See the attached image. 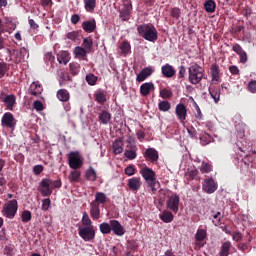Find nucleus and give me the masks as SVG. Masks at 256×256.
Segmentation results:
<instances>
[{"label":"nucleus","mask_w":256,"mask_h":256,"mask_svg":"<svg viewBox=\"0 0 256 256\" xmlns=\"http://www.w3.org/2000/svg\"><path fill=\"white\" fill-rule=\"evenodd\" d=\"M62 185L61 179L53 181L51 178H43L39 183L38 191L42 197H49L53 195V189H61Z\"/></svg>","instance_id":"obj_1"},{"label":"nucleus","mask_w":256,"mask_h":256,"mask_svg":"<svg viewBox=\"0 0 256 256\" xmlns=\"http://www.w3.org/2000/svg\"><path fill=\"white\" fill-rule=\"evenodd\" d=\"M137 32L140 37H143L146 41L155 43L158 39L157 28L153 24H142L137 27Z\"/></svg>","instance_id":"obj_2"},{"label":"nucleus","mask_w":256,"mask_h":256,"mask_svg":"<svg viewBox=\"0 0 256 256\" xmlns=\"http://www.w3.org/2000/svg\"><path fill=\"white\" fill-rule=\"evenodd\" d=\"M188 75L191 85H199V83L203 81V77H205V69H203V67H201L199 64L195 63L189 67Z\"/></svg>","instance_id":"obj_3"},{"label":"nucleus","mask_w":256,"mask_h":256,"mask_svg":"<svg viewBox=\"0 0 256 256\" xmlns=\"http://www.w3.org/2000/svg\"><path fill=\"white\" fill-rule=\"evenodd\" d=\"M18 209L19 204L16 199H13L4 204L1 213L6 219H15Z\"/></svg>","instance_id":"obj_4"},{"label":"nucleus","mask_w":256,"mask_h":256,"mask_svg":"<svg viewBox=\"0 0 256 256\" xmlns=\"http://www.w3.org/2000/svg\"><path fill=\"white\" fill-rule=\"evenodd\" d=\"M68 165L70 169H81L83 167V156L78 152H70L68 155Z\"/></svg>","instance_id":"obj_5"},{"label":"nucleus","mask_w":256,"mask_h":256,"mask_svg":"<svg viewBox=\"0 0 256 256\" xmlns=\"http://www.w3.org/2000/svg\"><path fill=\"white\" fill-rule=\"evenodd\" d=\"M78 235L83 241L90 242L95 239V226H80L78 228Z\"/></svg>","instance_id":"obj_6"},{"label":"nucleus","mask_w":256,"mask_h":256,"mask_svg":"<svg viewBox=\"0 0 256 256\" xmlns=\"http://www.w3.org/2000/svg\"><path fill=\"white\" fill-rule=\"evenodd\" d=\"M179 203H181V198L177 193H172L171 195L167 196L166 207L168 211L175 214L179 213Z\"/></svg>","instance_id":"obj_7"},{"label":"nucleus","mask_w":256,"mask_h":256,"mask_svg":"<svg viewBox=\"0 0 256 256\" xmlns=\"http://www.w3.org/2000/svg\"><path fill=\"white\" fill-rule=\"evenodd\" d=\"M131 11H133L131 0H123V8L120 10V19L122 21H129Z\"/></svg>","instance_id":"obj_8"},{"label":"nucleus","mask_w":256,"mask_h":256,"mask_svg":"<svg viewBox=\"0 0 256 256\" xmlns=\"http://www.w3.org/2000/svg\"><path fill=\"white\" fill-rule=\"evenodd\" d=\"M0 99L4 102V105L9 111H13V107L17 105V97L15 96V94L5 95V93L2 92Z\"/></svg>","instance_id":"obj_9"},{"label":"nucleus","mask_w":256,"mask_h":256,"mask_svg":"<svg viewBox=\"0 0 256 256\" xmlns=\"http://www.w3.org/2000/svg\"><path fill=\"white\" fill-rule=\"evenodd\" d=\"M140 175L143 177L146 183H154V181H157L155 171L147 166L141 168Z\"/></svg>","instance_id":"obj_10"},{"label":"nucleus","mask_w":256,"mask_h":256,"mask_svg":"<svg viewBox=\"0 0 256 256\" xmlns=\"http://www.w3.org/2000/svg\"><path fill=\"white\" fill-rule=\"evenodd\" d=\"M217 183L213 178H206L204 180V184L202 186L203 191H205L206 193H215L217 191Z\"/></svg>","instance_id":"obj_11"},{"label":"nucleus","mask_w":256,"mask_h":256,"mask_svg":"<svg viewBox=\"0 0 256 256\" xmlns=\"http://www.w3.org/2000/svg\"><path fill=\"white\" fill-rule=\"evenodd\" d=\"M2 127H7L8 129L15 128V117L11 112L4 113L2 120H1Z\"/></svg>","instance_id":"obj_12"},{"label":"nucleus","mask_w":256,"mask_h":256,"mask_svg":"<svg viewBox=\"0 0 256 256\" xmlns=\"http://www.w3.org/2000/svg\"><path fill=\"white\" fill-rule=\"evenodd\" d=\"M175 113L180 122L185 123V119H187V106H185L183 103L177 104Z\"/></svg>","instance_id":"obj_13"},{"label":"nucleus","mask_w":256,"mask_h":256,"mask_svg":"<svg viewBox=\"0 0 256 256\" xmlns=\"http://www.w3.org/2000/svg\"><path fill=\"white\" fill-rule=\"evenodd\" d=\"M111 223V231H113L114 235L117 237H123L125 235V228L121 223L117 220H110Z\"/></svg>","instance_id":"obj_14"},{"label":"nucleus","mask_w":256,"mask_h":256,"mask_svg":"<svg viewBox=\"0 0 256 256\" xmlns=\"http://www.w3.org/2000/svg\"><path fill=\"white\" fill-rule=\"evenodd\" d=\"M144 158L146 161H150L151 163H155L159 161V152L155 150V148H148L144 152Z\"/></svg>","instance_id":"obj_15"},{"label":"nucleus","mask_w":256,"mask_h":256,"mask_svg":"<svg viewBox=\"0 0 256 256\" xmlns=\"http://www.w3.org/2000/svg\"><path fill=\"white\" fill-rule=\"evenodd\" d=\"M141 185H142V182H141V178L139 177H133L128 180V187L130 191H133L135 193H137V191L141 189Z\"/></svg>","instance_id":"obj_16"},{"label":"nucleus","mask_w":256,"mask_h":256,"mask_svg":"<svg viewBox=\"0 0 256 256\" xmlns=\"http://www.w3.org/2000/svg\"><path fill=\"white\" fill-rule=\"evenodd\" d=\"M82 29L85 33H94L97 29V22L95 19L84 21L82 22Z\"/></svg>","instance_id":"obj_17"},{"label":"nucleus","mask_w":256,"mask_h":256,"mask_svg":"<svg viewBox=\"0 0 256 256\" xmlns=\"http://www.w3.org/2000/svg\"><path fill=\"white\" fill-rule=\"evenodd\" d=\"M210 73L212 77V82L219 83V79H221V70L219 69V64L213 63L210 67Z\"/></svg>","instance_id":"obj_18"},{"label":"nucleus","mask_w":256,"mask_h":256,"mask_svg":"<svg viewBox=\"0 0 256 256\" xmlns=\"http://www.w3.org/2000/svg\"><path fill=\"white\" fill-rule=\"evenodd\" d=\"M163 77L171 79L176 73L175 68L171 64H166L161 67Z\"/></svg>","instance_id":"obj_19"},{"label":"nucleus","mask_w":256,"mask_h":256,"mask_svg":"<svg viewBox=\"0 0 256 256\" xmlns=\"http://www.w3.org/2000/svg\"><path fill=\"white\" fill-rule=\"evenodd\" d=\"M152 73H153V69L146 67L137 75L136 81L138 83H143V81H145L147 77H151Z\"/></svg>","instance_id":"obj_20"},{"label":"nucleus","mask_w":256,"mask_h":256,"mask_svg":"<svg viewBox=\"0 0 256 256\" xmlns=\"http://www.w3.org/2000/svg\"><path fill=\"white\" fill-rule=\"evenodd\" d=\"M153 89H155L153 82H146L140 86V93L142 97H147V95H149Z\"/></svg>","instance_id":"obj_21"},{"label":"nucleus","mask_w":256,"mask_h":256,"mask_svg":"<svg viewBox=\"0 0 256 256\" xmlns=\"http://www.w3.org/2000/svg\"><path fill=\"white\" fill-rule=\"evenodd\" d=\"M90 207V215L92 219H99L101 217V209H99V204H97V202H91Z\"/></svg>","instance_id":"obj_22"},{"label":"nucleus","mask_w":256,"mask_h":256,"mask_svg":"<svg viewBox=\"0 0 256 256\" xmlns=\"http://www.w3.org/2000/svg\"><path fill=\"white\" fill-rule=\"evenodd\" d=\"M209 94L215 103H219V101L221 99V88L211 86V87H209Z\"/></svg>","instance_id":"obj_23"},{"label":"nucleus","mask_w":256,"mask_h":256,"mask_svg":"<svg viewBox=\"0 0 256 256\" xmlns=\"http://www.w3.org/2000/svg\"><path fill=\"white\" fill-rule=\"evenodd\" d=\"M56 97L62 103H67V101L71 99V95L69 94V91H67V89L58 90L56 93Z\"/></svg>","instance_id":"obj_24"},{"label":"nucleus","mask_w":256,"mask_h":256,"mask_svg":"<svg viewBox=\"0 0 256 256\" xmlns=\"http://www.w3.org/2000/svg\"><path fill=\"white\" fill-rule=\"evenodd\" d=\"M42 91L43 88H41V84H39V82H33L30 85L29 93L30 95H33V97H39Z\"/></svg>","instance_id":"obj_25"},{"label":"nucleus","mask_w":256,"mask_h":256,"mask_svg":"<svg viewBox=\"0 0 256 256\" xmlns=\"http://www.w3.org/2000/svg\"><path fill=\"white\" fill-rule=\"evenodd\" d=\"M161 221L163 223H173V219H175V216H173V212L169 210H164L160 215H159Z\"/></svg>","instance_id":"obj_26"},{"label":"nucleus","mask_w":256,"mask_h":256,"mask_svg":"<svg viewBox=\"0 0 256 256\" xmlns=\"http://www.w3.org/2000/svg\"><path fill=\"white\" fill-rule=\"evenodd\" d=\"M71 57L67 51H62L57 54V61L60 65H67Z\"/></svg>","instance_id":"obj_27"},{"label":"nucleus","mask_w":256,"mask_h":256,"mask_svg":"<svg viewBox=\"0 0 256 256\" xmlns=\"http://www.w3.org/2000/svg\"><path fill=\"white\" fill-rule=\"evenodd\" d=\"M112 149L115 155H121L123 153V140L116 139L112 144Z\"/></svg>","instance_id":"obj_28"},{"label":"nucleus","mask_w":256,"mask_h":256,"mask_svg":"<svg viewBox=\"0 0 256 256\" xmlns=\"http://www.w3.org/2000/svg\"><path fill=\"white\" fill-rule=\"evenodd\" d=\"M84 9L87 13H93L97 7V0H83Z\"/></svg>","instance_id":"obj_29"},{"label":"nucleus","mask_w":256,"mask_h":256,"mask_svg":"<svg viewBox=\"0 0 256 256\" xmlns=\"http://www.w3.org/2000/svg\"><path fill=\"white\" fill-rule=\"evenodd\" d=\"M92 203H96L98 206L104 205V203H107V195L103 192H97L95 194V200Z\"/></svg>","instance_id":"obj_30"},{"label":"nucleus","mask_w":256,"mask_h":256,"mask_svg":"<svg viewBox=\"0 0 256 256\" xmlns=\"http://www.w3.org/2000/svg\"><path fill=\"white\" fill-rule=\"evenodd\" d=\"M98 119L102 123V125H107V123L111 121V113H109L107 110H103L99 114Z\"/></svg>","instance_id":"obj_31"},{"label":"nucleus","mask_w":256,"mask_h":256,"mask_svg":"<svg viewBox=\"0 0 256 256\" xmlns=\"http://www.w3.org/2000/svg\"><path fill=\"white\" fill-rule=\"evenodd\" d=\"M94 99L100 105H105L107 103V95L103 91H98L94 94Z\"/></svg>","instance_id":"obj_32"},{"label":"nucleus","mask_w":256,"mask_h":256,"mask_svg":"<svg viewBox=\"0 0 256 256\" xmlns=\"http://www.w3.org/2000/svg\"><path fill=\"white\" fill-rule=\"evenodd\" d=\"M137 149L136 147H129L127 146V149L124 152V155L127 159H130L131 161H133V159H136L137 157Z\"/></svg>","instance_id":"obj_33"},{"label":"nucleus","mask_w":256,"mask_h":256,"mask_svg":"<svg viewBox=\"0 0 256 256\" xmlns=\"http://www.w3.org/2000/svg\"><path fill=\"white\" fill-rule=\"evenodd\" d=\"M119 49L122 55H129V53H131V44L129 43V41L125 40L120 43Z\"/></svg>","instance_id":"obj_34"},{"label":"nucleus","mask_w":256,"mask_h":256,"mask_svg":"<svg viewBox=\"0 0 256 256\" xmlns=\"http://www.w3.org/2000/svg\"><path fill=\"white\" fill-rule=\"evenodd\" d=\"M229 251H231V243L226 241L221 245L219 256H229Z\"/></svg>","instance_id":"obj_35"},{"label":"nucleus","mask_w":256,"mask_h":256,"mask_svg":"<svg viewBox=\"0 0 256 256\" xmlns=\"http://www.w3.org/2000/svg\"><path fill=\"white\" fill-rule=\"evenodd\" d=\"M85 177L87 181H97V172H95V169L92 166L86 170Z\"/></svg>","instance_id":"obj_36"},{"label":"nucleus","mask_w":256,"mask_h":256,"mask_svg":"<svg viewBox=\"0 0 256 256\" xmlns=\"http://www.w3.org/2000/svg\"><path fill=\"white\" fill-rule=\"evenodd\" d=\"M216 4L213 0H207L204 3V9L206 13H215Z\"/></svg>","instance_id":"obj_37"},{"label":"nucleus","mask_w":256,"mask_h":256,"mask_svg":"<svg viewBox=\"0 0 256 256\" xmlns=\"http://www.w3.org/2000/svg\"><path fill=\"white\" fill-rule=\"evenodd\" d=\"M99 229H100V232L102 233V235H109V233H111V222L110 223H107V222L101 223L99 225Z\"/></svg>","instance_id":"obj_38"},{"label":"nucleus","mask_w":256,"mask_h":256,"mask_svg":"<svg viewBox=\"0 0 256 256\" xmlns=\"http://www.w3.org/2000/svg\"><path fill=\"white\" fill-rule=\"evenodd\" d=\"M10 65L5 62H0V79H3L9 73Z\"/></svg>","instance_id":"obj_39"},{"label":"nucleus","mask_w":256,"mask_h":256,"mask_svg":"<svg viewBox=\"0 0 256 256\" xmlns=\"http://www.w3.org/2000/svg\"><path fill=\"white\" fill-rule=\"evenodd\" d=\"M82 45L87 50V53H91V49H93V38H83Z\"/></svg>","instance_id":"obj_40"},{"label":"nucleus","mask_w":256,"mask_h":256,"mask_svg":"<svg viewBox=\"0 0 256 256\" xmlns=\"http://www.w3.org/2000/svg\"><path fill=\"white\" fill-rule=\"evenodd\" d=\"M199 175V170L194 169V170H189L186 174L185 177L187 181H195Z\"/></svg>","instance_id":"obj_41"},{"label":"nucleus","mask_w":256,"mask_h":256,"mask_svg":"<svg viewBox=\"0 0 256 256\" xmlns=\"http://www.w3.org/2000/svg\"><path fill=\"white\" fill-rule=\"evenodd\" d=\"M211 141H213V137H211V135H209L207 133H203L200 135L201 145H203V146L209 145V143H211Z\"/></svg>","instance_id":"obj_42"},{"label":"nucleus","mask_w":256,"mask_h":256,"mask_svg":"<svg viewBox=\"0 0 256 256\" xmlns=\"http://www.w3.org/2000/svg\"><path fill=\"white\" fill-rule=\"evenodd\" d=\"M81 223L83 227H93V222L91 221V218H89V214H87V212L83 213Z\"/></svg>","instance_id":"obj_43"},{"label":"nucleus","mask_w":256,"mask_h":256,"mask_svg":"<svg viewBox=\"0 0 256 256\" xmlns=\"http://www.w3.org/2000/svg\"><path fill=\"white\" fill-rule=\"evenodd\" d=\"M80 178L81 172H79L78 170L71 171L69 175V180L71 183H77V181H79Z\"/></svg>","instance_id":"obj_44"},{"label":"nucleus","mask_w":256,"mask_h":256,"mask_svg":"<svg viewBox=\"0 0 256 256\" xmlns=\"http://www.w3.org/2000/svg\"><path fill=\"white\" fill-rule=\"evenodd\" d=\"M200 171L201 173H211V171H213V165H211L209 162H202Z\"/></svg>","instance_id":"obj_45"},{"label":"nucleus","mask_w":256,"mask_h":256,"mask_svg":"<svg viewBox=\"0 0 256 256\" xmlns=\"http://www.w3.org/2000/svg\"><path fill=\"white\" fill-rule=\"evenodd\" d=\"M207 237V231L204 229H198L195 234V240L196 241H205V238Z\"/></svg>","instance_id":"obj_46"},{"label":"nucleus","mask_w":256,"mask_h":256,"mask_svg":"<svg viewBox=\"0 0 256 256\" xmlns=\"http://www.w3.org/2000/svg\"><path fill=\"white\" fill-rule=\"evenodd\" d=\"M158 109L159 111L167 112L171 109V103L169 101H160L158 103Z\"/></svg>","instance_id":"obj_47"},{"label":"nucleus","mask_w":256,"mask_h":256,"mask_svg":"<svg viewBox=\"0 0 256 256\" xmlns=\"http://www.w3.org/2000/svg\"><path fill=\"white\" fill-rule=\"evenodd\" d=\"M69 67L72 75H79V71L81 70V65H79V63L72 62L70 63Z\"/></svg>","instance_id":"obj_48"},{"label":"nucleus","mask_w":256,"mask_h":256,"mask_svg":"<svg viewBox=\"0 0 256 256\" xmlns=\"http://www.w3.org/2000/svg\"><path fill=\"white\" fill-rule=\"evenodd\" d=\"M32 214H31V211L29 210H24L21 214V220H22V223H29V221H31L32 219Z\"/></svg>","instance_id":"obj_49"},{"label":"nucleus","mask_w":256,"mask_h":256,"mask_svg":"<svg viewBox=\"0 0 256 256\" xmlns=\"http://www.w3.org/2000/svg\"><path fill=\"white\" fill-rule=\"evenodd\" d=\"M74 53H75V56L76 57H87V50L84 49L83 47L81 46H77L75 49H74Z\"/></svg>","instance_id":"obj_50"},{"label":"nucleus","mask_w":256,"mask_h":256,"mask_svg":"<svg viewBox=\"0 0 256 256\" xmlns=\"http://www.w3.org/2000/svg\"><path fill=\"white\" fill-rule=\"evenodd\" d=\"M97 76H95L94 74H87L86 75V78H85V80H86V83H88V85H91V86H93V85H96L97 84Z\"/></svg>","instance_id":"obj_51"},{"label":"nucleus","mask_w":256,"mask_h":256,"mask_svg":"<svg viewBox=\"0 0 256 256\" xmlns=\"http://www.w3.org/2000/svg\"><path fill=\"white\" fill-rule=\"evenodd\" d=\"M172 96H173V92H171V90L167 88L160 90V97H162V99H170V97Z\"/></svg>","instance_id":"obj_52"},{"label":"nucleus","mask_w":256,"mask_h":256,"mask_svg":"<svg viewBox=\"0 0 256 256\" xmlns=\"http://www.w3.org/2000/svg\"><path fill=\"white\" fill-rule=\"evenodd\" d=\"M124 173L128 175V177H131L137 173V169L133 165H129L128 167L125 168Z\"/></svg>","instance_id":"obj_53"},{"label":"nucleus","mask_w":256,"mask_h":256,"mask_svg":"<svg viewBox=\"0 0 256 256\" xmlns=\"http://www.w3.org/2000/svg\"><path fill=\"white\" fill-rule=\"evenodd\" d=\"M170 15L173 19H179L181 17V9L174 7L170 10Z\"/></svg>","instance_id":"obj_54"},{"label":"nucleus","mask_w":256,"mask_h":256,"mask_svg":"<svg viewBox=\"0 0 256 256\" xmlns=\"http://www.w3.org/2000/svg\"><path fill=\"white\" fill-rule=\"evenodd\" d=\"M187 73V69L185 68V66L181 65L178 67V79H185V75Z\"/></svg>","instance_id":"obj_55"},{"label":"nucleus","mask_w":256,"mask_h":256,"mask_svg":"<svg viewBox=\"0 0 256 256\" xmlns=\"http://www.w3.org/2000/svg\"><path fill=\"white\" fill-rule=\"evenodd\" d=\"M49 207H51V199L46 198L42 201V211H49Z\"/></svg>","instance_id":"obj_56"},{"label":"nucleus","mask_w":256,"mask_h":256,"mask_svg":"<svg viewBox=\"0 0 256 256\" xmlns=\"http://www.w3.org/2000/svg\"><path fill=\"white\" fill-rule=\"evenodd\" d=\"M147 185H148V187H150L153 194L157 193V188H155V187H157V185H159V181L154 180L153 182H148Z\"/></svg>","instance_id":"obj_57"},{"label":"nucleus","mask_w":256,"mask_h":256,"mask_svg":"<svg viewBox=\"0 0 256 256\" xmlns=\"http://www.w3.org/2000/svg\"><path fill=\"white\" fill-rule=\"evenodd\" d=\"M138 248H139V245L137 244V242H135V241H128L127 249L129 251H137Z\"/></svg>","instance_id":"obj_58"},{"label":"nucleus","mask_w":256,"mask_h":256,"mask_svg":"<svg viewBox=\"0 0 256 256\" xmlns=\"http://www.w3.org/2000/svg\"><path fill=\"white\" fill-rule=\"evenodd\" d=\"M79 37V31H72L67 34V39L70 41H75Z\"/></svg>","instance_id":"obj_59"},{"label":"nucleus","mask_w":256,"mask_h":256,"mask_svg":"<svg viewBox=\"0 0 256 256\" xmlns=\"http://www.w3.org/2000/svg\"><path fill=\"white\" fill-rule=\"evenodd\" d=\"M43 165H35L33 167V173L34 175H41V173H43Z\"/></svg>","instance_id":"obj_60"},{"label":"nucleus","mask_w":256,"mask_h":256,"mask_svg":"<svg viewBox=\"0 0 256 256\" xmlns=\"http://www.w3.org/2000/svg\"><path fill=\"white\" fill-rule=\"evenodd\" d=\"M232 51H234V53H237V55H240L241 53H243L245 50H243V48L241 47V45L239 44H234L232 47Z\"/></svg>","instance_id":"obj_61"},{"label":"nucleus","mask_w":256,"mask_h":256,"mask_svg":"<svg viewBox=\"0 0 256 256\" xmlns=\"http://www.w3.org/2000/svg\"><path fill=\"white\" fill-rule=\"evenodd\" d=\"M248 90L250 93H256V80H252L248 84Z\"/></svg>","instance_id":"obj_62"},{"label":"nucleus","mask_w":256,"mask_h":256,"mask_svg":"<svg viewBox=\"0 0 256 256\" xmlns=\"http://www.w3.org/2000/svg\"><path fill=\"white\" fill-rule=\"evenodd\" d=\"M34 109L36 111H43L44 107H43V102L36 100L34 101Z\"/></svg>","instance_id":"obj_63"},{"label":"nucleus","mask_w":256,"mask_h":256,"mask_svg":"<svg viewBox=\"0 0 256 256\" xmlns=\"http://www.w3.org/2000/svg\"><path fill=\"white\" fill-rule=\"evenodd\" d=\"M79 21H81V17L79 16V14H73L71 16V24L72 25H77V23H79Z\"/></svg>","instance_id":"obj_64"}]
</instances>
